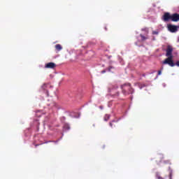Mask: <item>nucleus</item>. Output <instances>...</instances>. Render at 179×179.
Masks as SVG:
<instances>
[{
	"label": "nucleus",
	"mask_w": 179,
	"mask_h": 179,
	"mask_svg": "<svg viewBox=\"0 0 179 179\" xmlns=\"http://www.w3.org/2000/svg\"><path fill=\"white\" fill-rule=\"evenodd\" d=\"M173 46L169 45L166 50V57H167V58L162 62L164 65H169V66L172 67L176 66V63H174V60H173V58H174V56H173Z\"/></svg>",
	"instance_id": "nucleus-1"
},
{
	"label": "nucleus",
	"mask_w": 179,
	"mask_h": 179,
	"mask_svg": "<svg viewBox=\"0 0 179 179\" xmlns=\"http://www.w3.org/2000/svg\"><path fill=\"white\" fill-rule=\"evenodd\" d=\"M108 92L113 97H118V96H120L118 85L117 84H110L108 87Z\"/></svg>",
	"instance_id": "nucleus-2"
},
{
	"label": "nucleus",
	"mask_w": 179,
	"mask_h": 179,
	"mask_svg": "<svg viewBox=\"0 0 179 179\" xmlns=\"http://www.w3.org/2000/svg\"><path fill=\"white\" fill-rule=\"evenodd\" d=\"M121 89L122 90L123 94H132L134 93V88L131 87L130 83H126L122 85H121Z\"/></svg>",
	"instance_id": "nucleus-3"
},
{
	"label": "nucleus",
	"mask_w": 179,
	"mask_h": 179,
	"mask_svg": "<svg viewBox=\"0 0 179 179\" xmlns=\"http://www.w3.org/2000/svg\"><path fill=\"white\" fill-rule=\"evenodd\" d=\"M178 26L173 25V24H169L168 25V30L171 33H177L178 31Z\"/></svg>",
	"instance_id": "nucleus-4"
},
{
	"label": "nucleus",
	"mask_w": 179,
	"mask_h": 179,
	"mask_svg": "<svg viewBox=\"0 0 179 179\" xmlns=\"http://www.w3.org/2000/svg\"><path fill=\"white\" fill-rule=\"evenodd\" d=\"M171 20L172 22H178L179 20V14L178 13H174L171 15Z\"/></svg>",
	"instance_id": "nucleus-5"
},
{
	"label": "nucleus",
	"mask_w": 179,
	"mask_h": 179,
	"mask_svg": "<svg viewBox=\"0 0 179 179\" xmlns=\"http://www.w3.org/2000/svg\"><path fill=\"white\" fill-rule=\"evenodd\" d=\"M163 19L164 22H169V20H171V15L169 13H165L163 15Z\"/></svg>",
	"instance_id": "nucleus-6"
},
{
	"label": "nucleus",
	"mask_w": 179,
	"mask_h": 179,
	"mask_svg": "<svg viewBox=\"0 0 179 179\" xmlns=\"http://www.w3.org/2000/svg\"><path fill=\"white\" fill-rule=\"evenodd\" d=\"M57 65L54 62H49L45 64V68H47L48 69H54Z\"/></svg>",
	"instance_id": "nucleus-7"
},
{
	"label": "nucleus",
	"mask_w": 179,
	"mask_h": 179,
	"mask_svg": "<svg viewBox=\"0 0 179 179\" xmlns=\"http://www.w3.org/2000/svg\"><path fill=\"white\" fill-rule=\"evenodd\" d=\"M117 122L115 121V120H113L112 122H110L109 123V125H110V128H114L115 127V124H117Z\"/></svg>",
	"instance_id": "nucleus-8"
},
{
	"label": "nucleus",
	"mask_w": 179,
	"mask_h": 179,
	"mask_svg": "<svg viewBox=\"0 0 179 179\" xmlns=\"http://www.w3.org/2000/svg\"><path fill=\"white\" fill-rule=\"evenodd\" d=\"M55 49L57 51H61V50H62V46L59 44H57V45H55Z\"/></svg>",
	"instance_id": "nucleus-9"
},
{
	"label": "nucleus",
	"mask_w": 179,
	"mask_h": 179,
	"mask_svg": "<svg viewBox=\"0 0 179 179\" xmlns=\"http://www.w3.org/2000/svg\"><path fill=\"white\" fill-rule=\"evenodd\" d=\"M140 37H141L142 41H145V40H148V37H146L142 34L140 35Z\"/></svg>",
	"instance_id": "nucleus-10"
},
{
	"label": "nucleus",
	"mask_w": 179,
	"mask_h": 179,
	"mask_svg": "<svg viewBox=\"0 0 179 179\" xmlns=\"http://www.w3.org/2000/svg\"><path fill=\"white\" fill-rule=\"evenodd\" d=\"M110 120V115H106L104 117V121H108Z\"/></svg>",
	"instance_id": "nucleus-11"
},
{
	"label": "nucleus",
	"mask_w": 179,
	"mask_h": 179,
	"mask_svg": "<svg viewBox=\"0 0 179 179\" xmlns=\"http://www.w3.org/2000/svg\"><path fill=\"white\" fill-rule=\"evenodd\" d=\"M64 128H65V129H71V127H69V124H65Z\"/></svg>",
	"instance_id": "nucleus-12"
},
{
	"label": "nucleus",
	"mask_w": 179,
	"mask_h": 179,
	"mask_svg": "<svg viewBox=\"0 0 179 179\" xmlns=\"http://www.w3.org/2000/svg\"><path fill=\"white\" fill-rule=\"evenodd\" d=\"M152 34L157 36V34H159V31H152Z\"/></svg>",
	"instance_id": "nucleus-13"
},
{
	"label": "nucleus",
	"mask_w": 179,
	"mask_h": 179,
	"mask_svg": "<svg viewBox=\"0 0 179 179\" xmlns=\"http://www.w3.org/2000/svg\"><path fill=\"white\" fill-rule=\"evenodd\" d=\"M113 66H109L108 68V71H109V72H111V69H113Z\"/></svg>",
	"instance_id": "nucleus-14"
},
{
	"label": "nucleus",
	"mask_w": 179,
	"mask_h": 179,
	"mask_svg": "<svg viewBox=\"0 0 179 179\" xmlns=\"http://www.w3.org/2000/svg\"><path fill=\"white\" fill-rule=\"evenodd\" d=\"M175 65H176V66H179V61L176 62V63L175 64Z\"/></svg>",
	"instance_id": "nucleus-15"
},
{
	"label": "nucleus",
	"mask_w": 179,
	"mask_h": 179,
	"mask_svg": "<svg viewBox=\"0 0 179 179\" xmlns=\"http://www.w3.org/2000/svg\"><path fill=\"white\" fill-rule=\"evenodd\" d=\"M158 75L159 76L162 75V70L158 71Z\"/></svg>",
	"instance_id": "nucleus-16"
},
{
	"label": "nucleus",
	"mask_w": 179,
	"mask_h": 179,
	"mask_svg": "<svg viewBox=\"0 0 179 179\" xmlns=\"http://www.w3.org/2000/svg\"><path fill=\"white\" fill-rule=\"evenodd\" d=\"M52 106H57V103L55 102H53L52 104Z\"/></svg>",
	"instance_id": "nucleus-17"
},
{
	"label": "nucleus",
	"mask_w": 179,
	"mask_h": 179,
	"mask_svg": "<svg viewBox=\"0 0 179 179\" xmlns=\"http://www.w3.org/2000/svg\"><path fill=\"white\" fill-rule=\"evenodd\" d=\"M129 88H127V93H128Z\"/></svg>",
	"instance_id": "nucleus-18"
},
{
	"label": "nucleus",
	"mask_w": 179,
	"mask_h": 179,
	"mask_svg": "<svg viewBox=\"0 0 179 179\" xmlns=\"http://www.w3.org/2000/svg\"><path fill=\"white\" fill-rule=\"evenodd\" d=\"M106 71H102V73H105Z\"/></svg>",
	"instance_id": "nucleus-19"
},
{
	"label": "nucleus",
	"mask_w": 179,
	"mask_h": 179,
	"mask_svg": "<svg viewBox=\"0 0 179 179\" xmlns=\"http://www.w3.org/2000/svg\"><path fill=\"white\" fill-rule=\"evenodd\" d=\"M44 86H45V84L43 85V87H44Z\"/></svg>",
	"instance_id": "nucleus-20"
},
{
	"label": "nucleus",
	"mask_w": 179,
	"mask_h": 179,
	"mask_svg": "<svg viewBox=\"0 0 179 179\" xmlns=\"http://www.w3.org/2000/svg\"><path fill=\"white\" fill-rule=\"evenodd\" d=\"M47 93H48V91H47Z\"/></svg>",
	"instance_id": "nucleus-21"
},
{
	"label": "nucleus",
	"mask_w": 179,
	"mask_h": 179,
	"mask_svg": "<svg viewBox=\"0 0 179 179\" xmlns=\"http://www.w3.org/2000/svg\"><path fill=\"white\" fill-rule=\"evenodd\" d=\"M159 179H163L162 178H159Z\"/></svg>",
	"instance_id": "nucleus-22"
},
{
	"label": "nucleus",
	"mask_w": 179,
	"mask_h": 179,
	"mask_svg": "<svg viewBox=\"0 0 179 179\" xmlns=\"http://www.w3.org/2000/svg\"><path fill=\"white\" fill-rule=\"evenodd\" d=\"M170 179H171V176L170 177Z\"/></svg>",
	"instance_id": "nucleus-23"
},
{
	"label": "nucleus",
	"mask_w": 179,
	"mask_h": 179,
	"mask_svg": "<svg viewBox=\"0 0 179 179\" xmlns=\"http://www.w3.org/2000/svg\"><path fill=\"white\" fill-rule=\"evenodd\" d=\"M178 29H179V27H178Z\"/></svg>",
	"instance_id": "nucleus-24"
}]
</instances>
